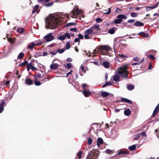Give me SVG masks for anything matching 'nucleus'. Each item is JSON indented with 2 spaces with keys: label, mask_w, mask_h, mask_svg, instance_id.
Returning a JSON list of instances; mask_svg holds the SVG:
<instances>
[{
  "label": "nucleus",
  "mask_w": 159,
  "mask_h": 159,
  "mask_svg": "<svg viewBox=\"0 0 159 159\" xmlns=\"http://www.w3.org/2000/svg\"><path fill=\"white\" fill-rule=\"evenodd\" d=\"M46 27L48 29H54L58 27L62 24L59 17L54 16H49L45 18Z\"/></svg>",
  "instance_id": "1"
},
{
  "label": "nucleus",
  "mask_w": 159,
  "mask_h": 159,
  "mask_svg": "<svg viewBox=\"0 0 159 159\" xmlns=\"http://www.w3.org/2000/svg\"><path fill=\"white\" fill-rule=\"evenodd\" d=\"M111 49L110 47L107 45H99L93 50V54L100 53L102 55H107V52Z\"/></svg>",
  "instance_id": "2"
},
{
  "label": "nucleus",
  "mask_w": 159,
  "mask_h": 159,
  "mask_svg": "<svg viewBox=\"0 0 159 159\" xmlns=\"http://www.w3.org/2000/svg\"><path fill=\"white\" fill-rule=\"evenodd\" d=\"M128 68V65L125 64L124 66L120 67L117 71V72L118 73L122 75V77L125 79H128V71L127 69Z\"/></svg>",
  "instance_id": "3"
},
{
  "label": "nucleus",
  "mask_w": 159,
  "mask_h": 159,
  "mask_svg": "<svg viewBox=\"0 0 159 159\" xmlns=\"http://www.w3.org/2000/svg\"><path fill=\"white\" fill-rule=\"evenodd\" d=\"M82 13V11L79 9H74L72 10L69 15L72 18H75L77 16V15H79Z\"/></svg>",
  "instance_id": "4"
},
{
  "label": "nucleus",
  "mask_w": 159,
  "mask_h": 159,
  "mask_svg": "<svg viewBox=\"0 0 159 159\" xmlns=\"http://www.w3.org/2000/svg\"><path fill=\"white\" fill-rule=\"evenodd\" d=\"M52 33H50L43 37V39H46V42H49L52 40L54 39V36L52 35Z\"/></svg>",
  "instance_id": "5"
},
{
  "label": "nucleus",
  "mask_w": 159,
  "mask_h": 159,
  "mask_svg": "<svg viewBox=\"0 0 159 159\" xmlns=\"http://www.w3.org/2000/svg\"><path fill=\"white\" fill-rule=\"evenodd\" d=\"M122 75L120 74L116 71V74L113 76H112L113 79L115 81L117 82L120 81V77H122Z\"/></svg>",
  "instance_id": "6"
},
{
  "label": "nucleus",
  "mask_w": 159,
  "mask_h": 159,
  "mask_svg": "<svg viewBox=\"0 0 159 159\" xmlns=\"http://www.w3.org/2000/svg\"><path fill=\"white\" fill-rule=\"evenodd\" d=\"M34 65V64L32 62H30L27 65V70L28 71H29L31 68V70L33 71H34L37 70V68L33 66Z\"/></svg>",
  "instance_id": "7"
},
{
  "label": "nucleus",
  "mask_w": 159,
  "mask_h": 159,
  "mask_svg": "<svg viewBox=\"0 0 159 159\" xmlns=\"http://www.w3.org/2000/svg\"><path fill=\"white\" fill-rule=\"evenodd\" d=\"M124 102L129 103L130 104H132V101L129 100L128 99H127L126 98H121L120 100H118V101H117V102Z\"/></svg>",
  "instance_id": "8"
},
{
  "label": "nucleus",
  "mask_w": 159,
  "mask_h": 159,
  "mask_svg": "<svg viewBox=\"0 0 159 159\" xmlns=\"http://www.w3.org/2000/svg\"><path fill=\"white\" fill-rule=\"evenodd\" d=\"M126 57L123 54H119L117 57L116 58V60L119 62H121L123 61V58Z\"/></svg>",
  "instance_id": "9"
},
{
  "label": "nucleus",
  "mask_w": 159,
  "mask_h": 159,
  "mask_svg": "<svg viewBox=\"0 0 159 159\" xmlns=\"http://www.w3.org/2000/svg\"><path fill=\"white\" fill-rule=\"evenodd\" d=\"M159 110V103L155 107L152 115V117H155L157 114Z\"/></svg>",
  "instance_id": "10"
},
{
  "label": "nucleus",
  "mask_w": 159,
  "mask_h": 159,
  "mask_svg": "<svg viewBox=\"0 0 159 159\" xmlns=\"http://www.w3.org/2000/svg\"><path fill=\"white\" fill-rule=\"evenodd\" d=\"M56 17H59V20H61V21L62 22H62H63L62 20H63V19L64 18V17H66L68 19H70V17L68 16V15L67 14L63 15V14H62L61 16H60V15H59L58 16H56Z\"/></svg>",
  "instance_id": "11"
},
{
  "label": "nucleus",
  "mask_w": 159,
  "mask_h": 159,
  "mask_svg": "<svg viewBox=\"0 0 159 159\" xmlns=\"http://www.w3.org/2000/svg\"><path fill=\"white\" fill-rule=\"evenodd\" d=\"M84 96L86 97H88L91 94V93L89 91L84 89L82 92Z\"/></svg>",
  "instance_id": "12"
},
{
  "label": "nucleus",
  "mask_w": 159,
  "mask_h": 159,
  "mask_svg": "<svg viewBox=\"0 0 159 159\" xmlns=\"http://www.w3.org/2000/svg\"><path fill=\"white\" fill-rule=\"evenodd\" d=\"M33 81L30 79L27 78L25 80V83L28 85H31L33 84Z\"/></svg>",
  "instance_id": "13"
},
{
  "label": "nucleus",
  "mask_w": 159,
  "mask_h": 159,
  "mask_svg": "<svg viewBox=\"0 0 159 159\" xmlns=\"http://www.w3.org/2000/svg\"><path fill=\"white\" fill-rule=\"evenodd\" d=\"M131 113V111L129 108H127L124 111V114L126 116H128L130 115Z\"/></svg>",
  "instance_id": "14"
},
{
  "label": "nucleus",
  "mask_w": 159,
  "mask_h": 159,
  "mask_svg": "<svg viewBox=\"0 0 159 159\" xmlns=\"http://www.w3.org/2000/svg\"><path fill=\"white\" fill-rule=\"evenodd\" d=\"M88 157H90V158H91L92 159H93V157L95 158V155L94 152V151H90L89 152V154L87 156Z\"/></svg>",
  "instance_id": "15"
},
{
  "label": "nucleus",
  "mask_w": 159,
  "mask_h": 159,
  "mask_svg": "<svg viewBox=\"0 0 159 159\" xmlns=\"http://www.w3.org/2000/svg\"><path fill=\"white\" fill-rule=\"evenodd\" d=\"M103 143V142L102 139L101 138H98V139L97 141V145L98 147L100 146V144H102Z\"/></svg>",
  "instance_id": "16"
},
{
  "label": "nucleus",
  "mask_w": 159,
  "mask_h": 159,
  "mask_svg": "<svg viewBox=\"0 0 159 159\" xmlns=\"http://www.w3.org/2000/svg\"><path fill=\"white\" fill-rule=\"evenodd\" d=\"M58 65L56 63L52 64L50 66V68L51 69L56 70L58 68Z\"/></svg>",
  "instance_id": "17"
},
{
  "label": "nucleus",
  "mask_w": 159,
  "mask_h": 159,
  "mask_svg": "<svg viewBox=\"0 0 159 159\" xmlns=\"http://www.w3.org/2000/svg\"><path fill=\"white\" fill-rule=\"evenodd\" d=\"M111 94L109 93L106 92H103L101 93V96L102 98H106L108 96Z\"/></svg>",
  "instance_id": "18"
},
{
  "label": "nucleus",
  "mask_w": 159,
  "mask_h": 159,
  "mask_svg": "<svg viewBox=\"0 0 159 159\" xmlns=\"http://www.w3.org/2000/svg\"><path fill=\"white\" fill-rule=\"evenodd\" d=\"M134 25L136 26L142 27L144 25V24L139 21H136L134 23Z\"/></svg>",
  "instance_id": "19"
},
{
  "label": "nucleus",
  "mask_w": 159,
  "mask_h": 159,
  "mask_svg": "<svg viewBox=\"0 0 159 159\" xmlns=\"http://www.w3.org/2000/svg\"><path fill=\"white\" fill-rule=\"evenodd\" d=\"M93 33V30L92 29V28H90L88 29L85 30L84 32V34H92Z\"/></svg>",
  "instance_id": "20"
},
{
  "label": "nucleus",
  "mask_w": 159,
  "mask_h": 159,
  "mask_svg": "<svg viewBox=\"0 0 159 159\" xmlns=\"http://www.w3.org/2000/svg\"><path fill=\"white\" fill-rule=\"evenodd\" d=\"M116 18H119L120 20L126 19L127 18V16L124 14H120L117 16Z\"/></svg>",
  "instance_id": "21"
},
{
  "label": "nucleus",
  "mask_w": 159,
  "mask_h": 159,
  "mask_svg": "<svg viewBox=\"0 0 159 159\" xmlns=\"http://www.w3.org/2000/svg\"><path fill=\"white\" fill-rule=\"evenodd\" d=\"M5 103V102L3 101L1 103H0V113L2 112L4 109V105Z\"/></svg>",
  "instance_id": "22"
},
{
  "label": "nucleus",
  "mask_w": 159,
  "mask_h": 159,
  "mask_svg": "<svg viewBox=\"0 0 159 159\" xmlns=\"http://www.w3.org/2000/svg\"><path fill=\"white\" fill-rule=\"evenodd\" d=\"M140 35L142 37H149V34H146L144 32H141L139 34H138V35Z\"/></svg>",
  "instance_id": "23"
},
{
  "label": "nucleus",
  "mask_w": 159,
  "mask_h": 159,
  "mask_svg": "<svg viewBox=\"0 0 159 159\" xmlns=\"http://www.w3.org/2000/svg\"><path fill=\"white\" fill-rule=\"evenodd\" d=\"M39 8V5H35L33 7V10L32 12L33 14H34L38 10Z\"/></svg>",
  "instance_id": "24"
},
{
  "label": "nucleus",
  "mask_w": 159,
  "mask_h": 159,
  "mask_svg": "<svg viewBox=\"0 0 159 159\" xmlns=\"http://www.w3.org/2000/svg\"><path fill=\"white\" fill-rule=\"evenodd\" d=\"M117 153L118 155H120L121 154H128L129 153V152L128 151H120L119 152H118V151L117 152Z\"/></svg>",
  "instance_id": "25"
},
{
  "label": "nucleus",
  "mask_w": 159,
  "mask_h": 159,
  "mask_svg": "<svg viewBox=\"0 0 159 159\" xmlns=\"http://www.w3.org/2000/svg\"><path fill=\"white\" fill-rule=\"evenodd\" d=\"M103 66L106 68L109 67V63L107 61H105L103 63Z\"/></svg>",
  "instance_id": "26"
},
{
  "label": "nucleus",
  "mask_w": 159,
  "mask_h": 159,
  "mask_svg": "<svg viewBox=\"0 0 159 159\" xmlns=\"http://www.w3.org/2000/svg\"><path fill=\"white\" fill-rule=\"evenodd\" d=\"M122 21V20H120L118 18V19H115L113 22L115 24H119L121 23Z\"/></svg>",
  "instance_id": "27"
},
{
  "label": "nucleus",
  "mask_w": 159,
  "mask_h": 159,
  "mask_svg": "<svg viewBox=\"0 0 159 159\" xmlns=\"http://www.w3.org/2000/svg\"><path fill=\"white\" fill-rule=\"evenodd\" d=\"M140 133L137 134L135 136V137L134 138V140H139L140 137Z\"/></svg>",
  "instance_id": "28"
},
{
  "label": "nucleus",
  "mask_w": 159,
  "mask_h": 159,
  "mask_svg": "<svg viewBox=\"0 0 159 159\" xmlns=\"http://www.w3.org/2000/svg\"><path fill=\"white\" fill-rule=\"evenodd\" d=\"M111 13V9L110 8H108V10L107 11V10H105L103 11V13L105 15H109Z\"/></svg>",
  "instance_id": "29"
},
{
  "label": "nucleus",
  "mask_w": 159,
  "mask_h": 159,
  "mask_svg": "<svg viewBox=\"0 0 159 159\" xmlns=\"http://www.w3.org/2000/svg\"><path fill=\"white\" fill-rule=\"evenodd\" d=\"M136 146L135 145H133L129 147V150L130 151H133L136 149Z\"/></svg>",
  "instance_id": "30"
},
{
  "label": "nucleus",
  "mask_w": 159,
  "mask_h": 159,
  "mask_svg": "<svg viewBox=\"0 0 159 159\" xmlns=\"http://www.w3.org/2000/svg\"><path fill=\"white\" fill-rule=\"evenodd\" d=\"M44 76V74L41 75L40 73H38L37 74V75L34 77V78L36 79H38L39 78H42Z\"/></svg>",
  "instance_id": "31"
},
{
  "label": "nucleus",
  "mask_w": 159,
  "mask_h": 159,
  "mask_svg": "<svg viewBox=\"0 0 159 159\" xmlns=\"http://www.w3.org/2000/svg\"><path fill=\"white\" fill-rule=\"evenodd\" d=\"M24 54L23 53L20 52L18 55V57H17V58L18 59H21L22 58H23V57H24Z\"/></svg>",
  "instance_id": "32"
},
{
  "label": "nucleus",
  "mask_w": 159,
  "mask_h": 159,
  "mask_svg": "<svg viewBox=\"0 0 159 159\" xmlns=\"http://www.w3.org/2000/svg\"><path fill=\"white\" fill-rule=\"evenodd\" d=\"M115 28H114L110 29L108 31V33L111 34H114L115 32Z\"/></svg>",
  "instance_id": "33"
},
{
  "label": "nucleus",
  "mask_w": 159,
  "mask_h": 159,
  "mask_svg": "<svg viewBox=\"0 0 159 159\" xmlns=\"http://www.w3.org/2000/svg\"><path fill=\"white\" fill-rule=\"evenodd\" d=\"M37 79H35L34 80V84L36 86L40 85L41 84V83L40 81H37Z\"/></svg>",
  "instance_id": "34"
},
{
  "label": "nucleus",
  "mask_w": 159,
  "mask_h": 159,
  "mask_svg": "<svg viewBox=\"0 0 159 159\" xmlns=\"http://www.w3.org/2000/svg\"><path fill=\"white\" fill-rule=\"evenodd\" d=\"M57 39L62 41L66 39L64 34L60 35L59 37H57Z\"/></svg>",
  "instance_id": "35"
},
{
  "label": "nucleus",
  "mask_w": 159,
  "mask_h": 159,
  "mask_svg": "<svg viewBox=\"0 0 159 159\" xmlns=\"http://www.w3.org/2000/svg\"><path fill=\"white\" fill-rule=\"evenodd\" d=\"M134 86L133 85H129L127 86V89L129 90H132L134 89Z\"/></svg>",
  "instance_id": "36"
},
{
  "label": "nucleus",
  "mask_w": 159,
  "mask_h": 159,
  "mask_svg": "<svg viewBox=\"0 0 159 159\" xmlns=\"http://www.w3.org/2000/svg\"><path fill=\"white\" fill-rule=\"evenodd\" d=\"M95 155V158H94L93 159H98L96 158L98 157L100 154V151L99 150H97L95 151L94 152Z\"/></svg>",
  "instance_id": "37"
},
{
  "label": "nucleus",
  "mask_w": 159,
  "mask_h": 159,
  "mask_svg": "<svg viewBox=\"0 0 159 159\" xmlns=\"http://www.w3.org/2000/svg\"><path fill=\"white\" fill-rule=\"evenodd\" d=\"M112 84V83L109 81L106 82V83L102 85V88H104L107 86H110Z\"/></svg>",
  "instance_id": "38"
},
{
  "label": "nucleus",
  "mask_w": 159,
  "mask_h": 159,
  "mask_svg": "<svg viewBox=\"0 0 159 159\" xmlns=\"http://www.w3.org/2000/svg\"><path fill=\"white\" fill-rule=\"evenodd\" d=\"M7 39L8 41L10 42L11 43H13L15 42V39H13L12 38H7Z\"/></svg>",
  "instance_id": "39"
},
{
  "label": "nucleus",
  "mask_w": 159,
  "mask_h": 159,
  "mask_svg": "<svg viewBox=\"0 0 159 159\" xmlns=\"http://www.w3.org/2000/svg\"><path fill=\"white\" fill-rule=\"evenodd\" d=\"M105 152L107 154H111V153H113V151L109 149H107L106 150Z\"/></svg>",
  "instance_id": "40"
},
{
  "label": "nucleus",
  "mask_w": 159,
  "mask_h": 159,
  "mask_svg": "<svg viewBox=\"0 0 159 159\" xmlns=\"http://www.w3.org/2000/svg\"><path fill=\"white\" fill-rule=\"evenodd\" d=\"M34 44H35L34 43H32L31 44L29 45L28 46V47L29 49H32L33 48L34 46Z\"/></svg>",
  "instance_id": "41"
},
{
  "label": "nucleus",
  "mask_w": 159,
  "mask_h": 159,
  "mask_svg": "<svg viewBox=\"0 0 159 159\" xmlns=\"http://www.w3.org/2000/svg\"><path fill=\"white\" fill-rule=\"evenodd\" d=\"M65 38H67L68 39H70L71 38L70 35V34L66 33L64 34Z\"/></svg>",
  "instance_id": "42"
},
{
  "label": "nucleus",
  "mask_w": 159,
  "mask_h": 159,
  "mask_svg": "<svg viewBox=\"0 0 159 159\" xmlns=\"http://www.w3.org/2000/svg\"><path fill=\"white\" fill-rule=\"evenodd\" d=\"M53 3L54 2H53L49 3L48 4H46L45 3L43 5L46 7H50L52 6Z\"/></svg>",
  "instance_id": "43"
},
{
  "label": "nucleus",
  "mask_w": 159,
  "mask_h": 159,
  "mask_svg": "<svg viewBox=\"0 0 159 159\" xmlns=\"http://www.w3.org/2000/svg\"><path fill=\"white\" fill-rule=\"evenodd\" d=\"M17 31L19 33H22L24 31V29L23 28H18L17 29Z\"/></svg>",
  "instance_id": "44"
},
{
  "label": "nucleus",
  "mask_w": 159,
  "mask_h": 159,
  "mask_svg": "<svg viewBox=\"0 0 159 159\" xmlns=\"http://www.w3.org/2000/svg\"><path fill=\"white\" fill-rule=\"evenodd\" d=\"M41 52H36L35 54L34 55V57L36 58L40 56H42Z\"/></svg>",
  "instance_id": "45"
},
{
  "label": "nucleus",
  "mask_w": 159,
  "mask_h": 159,
  "mask_svg": "<svg viewBox=\"0 0 159 159\" xmlns=\"http://www.w3.org/2000/svg\"><path fill=\"white\" fill-rule=\"evenodd\" d=\"M70 47V42H69L66 43V49H69Z\"/></svg>",
  "instance_id": "46"
},
{
  "label": "nucleus",
  "mask_w": 159,
  "mask_h": 159,
  "mask_svg": "<svg viewBox=\"0 0 159 159\" xmlns=\"http://www.w3.org/2000/svg\"><path fill=\"white\" fill-rule=\"evenodd\" d=\"M76 24V23H69L65 25L64 27H66L70 25H74Z\"/></svg>",
  "instance_id": "47"
},
{
  "label": "nucleus",
  "mask_w": 159,
  "mask_h": 159,
  "mask_svg": "<svg viewBox=\"0 0 159 159\" xmlns=\"http://www.w3.org/2000/svg\"><path fill=\"white\" fill-rule=\"evenodd\" d=\"M130 16L132 17H135L137 16V13L133 12L130 14Z\"/></svg>",
  "instance_id": "48"
},
{
  "label": "nucleus",
  "mask_w": 159,
  "mask_h": 159,
  "mask_svg": "<svg viewBox=\"0 0 159 159\" xmlns=\"http://www.w3.org/2000/svg\"><path fill=\"white\" fill-rule=\"evenodd\" d=\"M65 50L64 48H62L61 49H58L57 50V52L60 54L64 52Z\"/></svg>",
  "instance_id": "49"
},
{
  "label": "nucleus",
  "mask_w": 159,
  "mask_h": 159,
  "mask_svg": "<svg viewBox=\"0 0 159 159\" xmlns=\"http://www.w3.org/2000/svg\"><path fill=\"white\" fill-rule=\"evenodd\" d=\"M93 142L92 139L91 138H89L88 140V143L89 145H91Z\"/></svg>",
  "instance_id": "50"
},
{
  "label": "nucleus",
  "mask_w": 159,
  "mask_h": 159,
  "mask_svg": "<svg viewBox=\"0 0 159 159\" xmlns=\"http://www.w3.org/2000/svg\"><path fill=\"white\" fill-rule=\"evenodd\" d=\"M72 67V64L70 63H68L66 65V68L69 69Z\"/></svg>",
  "instance_id": "51"
},
{
  "label": "nucleus",
  "mask_w": 159,
  "mask_h": 159,
  "mask_svg": "<svg viewBox=\"0 0 159 159\" xmlns=\"http://www.w3.org/2000/svg\"><path fill=\"white\" fill-rule=\"evenodd\" d=\"M27 63V61H25L23 62H22L21 64L19 65V66H24Z\"/></svg>",
  "instance_id": "52"
},
{
  "label": "nucleus",
  "mask_w": 159,
  "mask_h": 159,
  "mask_svg": "<svg viewBox=\"0 0 159 159\" xmlns=\"http://www.w3.org/2000/svg\"><path fill=\"white\" fill-rule=\"evenodd\" d=\"M82 154V152L81 151H80L78 152V153L77 154V156H78L79 159H80L81 158Z\"/></svg>",
  "instance_id": "53"
},
{
  "label": "nucleus",
  "mask_w": 159,
  "mask_h": 159,
  "mask_svg": "<svg viewBox=\"0 0 159 159\" xmlns=\"http://www.w3.org/2000/svg\"><path fill=\"white\" fill-rule=\"evenodd\" d=\"M96 21L97 23H100L102 21V20L100 18H98L96 19Z\"/></svg>",
  "instance_id": "54"
},
{
  "label": "nucleus",
  "mask_w": 159,
  "mask_h": 159,
  "mask_svg": "<svg viewBox=\"0 0 159 159\" xmlns=\"http://www.w3.org/2000/svg\"><path fill=\"white\" fill-rule=\"evenodd\" d=\"M70 31H74L75 32H77L78 30L76 28H71L70 29Z\"/></svg>",
  "instance_id": "55"
},
{
  "label": "nucleus",
  "mask_w": 159,
  "mask_h": 159,
  "mask_svg": "<svg viewBox=\"0 0 159 159\" xmlns=\"http://www.w3.org/2000/svg\"><path fill=\"white\" fill-rule=\"evenodd\" d=\"M155 131L156 133V135L158 137V138H159V128L158 129H156L155 130Z\"/></svg>",
  "instance_id": "56"
},
{
  "label": "nucleus",
  "mask_w": 159,
  "mask_h": 159,
  "mask_svg": "<svg viewBox=\"0 0 159 159\" xmlns=\"http://www.w3.org/2000/svg\"><path fill=\"white\" fill-rule=\"evenodd\" d=\"M140 135H142L143 137H146L147 136V135L146 134V133L145 132H142L140 133Z\"/></svg>",
  "instance_id": "57"
},
{
  "label": "nucleus",
  "mask_w": 159,
  "mask_h": 159,
  "mask_svg": "<svg viewBox=\"0 0 159 159\" xmlns=\"http://www.w3.org/2000/svg\"><path fill=\"white\" fill-rule=\"evenodd\" d=\"M148 57L152 59V60H154L155 59V57L154 56L152 55H150L148 56Z\"/></svg>",
  "instance_id": "58"
},
{
  "label": "nucleus",
  "mask_w": 159,
  "mask_h": 159,
  "mask_svg": "<svg viewBox=\"0 0 159 159\" xmlns=\"http://www.w3.org/2000/svg\"><path fill=\"white\" fill-rule=\"evenodd\" d=\"M155 8V7L154 6H153V7H146V9H147L148 8L150 9L149 10H147V11L153 9H154Z\"/></svg>",
  "instance_id": "59"
},
{
  "label": "nucleus",
  "mask_w": 159,
  "mask_h": 159,
  "mask_svg": "<svg viewBox=\"0 0 159 159\" xmlns=\"http://www.w3.org/2000/svg\"><path fill=\"white\" fill-rule=\"evenodd\" d=\"M89 34H84V38L85 39H90L89 36L88 35Z\"/></svg>",
  "instance_id": "60"
},
{
  "label": "nucleus",
  "mask_w": 159,
  "mask_h": 159,
  "mask_svg": "<svg viewBox=\"0 0 159 159\" xmlns=\"http://www.w3.org/2000/svg\"><path fill=\"white\" fill-rule=\"evenodd\" d=\"M78 37L80 39H83V35L81 34H78Z\"/></svg>",
  "instance_id": "61"
},
{
  "label": "nucleus",
  "mask_w": 159,
  "mask_h": 159,
  "mask_svg": "<svg viewBox=\"0 0 159 159\" xmlns=\"http://www.w3.org/2000/svg\"><path fill=\"white\" fill-rule=\"evenodd\" d=\"M38 2L39 3H42L43 5L45 3L44 0H38Z\"/></svg>",
  "instance_id": "62"
},
{
  "label": "nucleus",
  "mask_w": 159,
  "mask_h": 159,
  "mask_svg": "<svg viewBox=\"0 0 159 159\" xmlns=\"http://www.w3.org/2000/svg\"><path fill=\"white\" fill-rule=\"evenodd\" d=\"M99 25L98 24H97L94 25L93 27L95 29H98L99 27Z\"/></svg>",
  "instance_id": "63"
},
{
  "label": "nucleus",
  "mask_w": 159,
  "mask_h": 159,
  "mask_svg": "<svg viewBox=\"0 0 159 159\" xmlns=\"http://www.w3.org/2000/svg\"><path fill=\"white\" fill-rule=\"evenodd\" d=\"M80 39L79 38H76L75 39L74 42L75 43L79 42V43L80 44Z\"/></svg>",
  "instance_id": "64"
}]
</instances>
